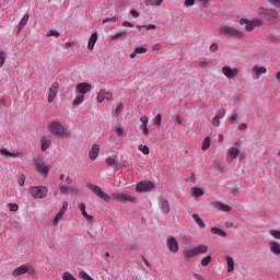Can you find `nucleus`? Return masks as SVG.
Segmentation results:
<instances>
[{"label": "nucleus", "instance_id": "nucleus-1", "mask_svg": "<svg viewBox=\"0 0 280 280\" xmlns=\"http://www.w3.org/2000/svg\"><path fill=\"white\" fill-rule=\"evenodd\" d=\"M47 130L54 137H59V139H69L71 137V131L65 128L60 120H51L47 126Z\"/></svg>", "mask_w": 280, "mask_h": 280}, {"label": "nucleus", "instance_id": "nucleus-2", "mask_svg": "<svg viewBox=\"0 0 280 280\" xmlns=\"http://www.w3.org/2000/svg\"><path fill=\"white\" fill-rule=\"evenodd\" d=\"M257 14L260 19H266L271 25H277L279 23V12L275 9H266L264 7H260L257 9Z\"/></svg>", "mask_w": 280, "mask_h": 280}, {"label": "nucleus", "instance_id": "nucleus-3", "mask_svg": "<svg viewBox=\"0 0 280 280\" xmlns=\"http://www.w3.org/2000/svg\"><path fill=\"white\" fill-rule=\"evenodd\" d=\"M209 250V246L199 245L191 249H185L183 253L184 259H194V257H198V255H205Z\"/></svg>", "mask_w": 280, "mask_h": 280}, {"label": "nucleus", "instance_id": "nucleus-4", "mask_svg": "<svg viewBox=\"0 0 280 280\" xmlns=\"http://www.w3.org/2000/svg\"><path fill=\"white\" fill-rule=\"evenodd\" d=\"M48 189L45 186H33L28 189L32 198L36 200H43V198H47Z\"/></svg>", "mask_w": 280, "mask_h": 280}, {"label": "nucleus", "instance_id": "nucleus-5", "mask_svg": "<svg viewBox=\"0 0 280 280\" xmlns=\"http://www.w3.org/2000/svg\"><path fill=\"white\" fill-rule=\"evenodd\" d=\"M23 275H36V269L33 266L21 265L12 271V277H23Z\"/></svg>", "mask_w": 280, "mask_h": 280}, {"label": "nucleus", "instance_id": "nucleus-6", "mask_svg": "<svg viewBox=\"0 0 280 280\" xmlns=\"http://www.w3.org/2000/svg\"><path fill=\"white\" fill-rule=\"evenodd\" d=\"M240 24L245 27L246 32H253L255 27H261L264 25V21L260 19H255V20H248V19H242L240 21Z\"/></svg>", "mask_w": 280, "mask_h": 280}, {"label": "nucleus", "instance_id": "nucleus-7", "mask_svg": "<svg viewBox=\"0 0 280 280\" xmlns=\"http://www.w3.org/2000/svg\"><path fill=\"white\" fill-rule=\"evenodd\" d=\"M112 200L116 202H137V197L128 192H113Z\"/></svg>", "mask_w": 280, "mask_h": 280}, {"label": "nucleus", "instance_id": "nucleus-8", "mask_svg": "<svg viewBox=\"0 0 280 280\" xmlns=\"http://www.w3.org/2000/svg\"><path fill=\"white\" fill-rule=\"evenodd\" d=\"M88 189H90V191H93V194H96V196H100L105 202H110V195L102 190L100 186L88 184Z\"/></svg>", "mask_w": 280, "mask_h": 280}, {"label": "nucleus", "instance_id": "nucleus-9", "mask_svg": "<svg viewBox=\"0 0 280 280\" xmlns=\"http://www.w3.org/2000/svg\"><path fill=\"white\" fill-rule=\"evenodd\" d=\"M156 185H154L153 182H148V180H141L136 185V191L138 194H143L145 191H152Z\"/></svg>", "mask_w": 280, "mask_h": 280}, {"label": "nucleus", "instance_id": "nucleus-10", "mask_svg": "<svg viewBox=\"0 0 280 280\" xmlns=\"http://www.w3.org/2000/svg\"><path fill=\"white\" fill-rule=\"evenodd\" d=\"M222 73L223 75H225V78H228V80H233V78L238 75L240 69L237 68L232 69L230 66H224L222 68Z\"/></svg>", "mask_w": 280, "mask_h": 280}, {"label": "nucleus", "instance_id": "nucleus-11", "mask_svg": "<svg viewBox=\"0 0 280 280\" xmlns=\"http://www.w3.org/2000/svg\"><path fill=\"white\" fill-rule=\"evenodd\" d=\"M219 31L226 36H240V31L233 26H221Z\"/></svg>", "mask_w": 280, "mask_h": 280}, {"label": "nucleus", "instance_id": "nucleus-12", "mask_svg": "<svg viewBox=\"0 0 280 280\" xmlns=\"http://www.w3.org/2000/svg\"><path fill=\"white\" fill-rule=\"evenodd\" d=\"M98 104H102L104 100H107V102H113V94L110 92H107L106 90H101L96 97Z\"/></svg>", "mask_w": 280, "mask_h": 280}, {"label": "nucleus", "instance_id": "nucleus-13", "mask_svg": "<svg viewBox=\"0 0 280 280\" xmlns=\"http://www.w3.org/2000/svg\"><path fill=\"white\" fill-rule=\"evenodd\" d=\"M91 89H93V86H91V84L86 82L79 83L75 86V91L77 93H79V95H86L89 91H91Z\"/></svg>", "mask_w": 280, "mask_h": 280}, {"label": "nucleus", "instance_id": "nucleus-14", "mask_svg": "<svg viewBox=\"0 0 280 280\" xmlns=\"http://www.w3.org/2000/svg\"><path fill=\"white\" fill-rule=\"evenodd\" d=\"M35 170L38 172V174L45 176V178H47L49 175V166H46L44 162H37L35 164Z\"/></svg>", "mask_w": 280, "mask_h": 280}, {"label": "nucleus", "instance_id": "nucleus-15", "mask_svg": "<svg viewBox=\"0 0 280 280\" xmlns=\"http://www.w3.org/2000/svg\"><path fill=\"white\" fill-rule=\"evenodd\" d=\"M237 156H240V149L235 147L230 148L226 155L228 163H233Z\"/></svg>", "mask_w": 280, "mask_h": 280}, {"label": "nucleus", "instance_id": "nucleus-16", "mask_svg": "<svg viewBox=\"0 0 280 280\" xmlns=\"http://www.w3.org/2000/svg\"><path fill=\"white\" fill-rule=\"evenodd\" d=\"M166 246L171 253H178V241H176V237H170L166 242Z\"/></svg>", "mask_w": 280, "mask_h": 280}, {"label": "nucleus", "instance_id": "nucleus-17", "mask_svg": "<svg viewBox=\"0 0 280 280\" xmlns=\"http://www.w3.org/2000/svg\"><path fill=\"white\" fill-rule=\"evenodd\" d=\"M58 95V83H52L48 91V103L51 104L54 100H56V96Z\"/></svg>", "mask_w": 280, "mask_h": 280}, {"label": "nucleus", "instance_id": "nucleus-18", "mask_svg": "<svg viewBox=\"0 0 280 280\" xmlns=\"http://www.w3.org/2000/svg\"><path fill=\"white\" fill-rule=\"evenodd\" d=\"M253 73H254L255 80H259L261 75H265V73H268V69H266V67L254 66Z\"/></svg>", "mask_w": 280, "mask_h": 280}, {"label": "nucleus", "instance_id": "nucleus-19", "mask_svg": "<svg viewBox=\"0 0 280 280\" xmlns=\"http://www.w3.org/2000/svg\"><path fill=\"white\" fill-rule=\"evenodd\" d=\"M140 121L142 122L140 125V130H142V135L144 137H148V135H150V129H148V121H150V120H149L148 116L140 117Z\"/></svg>", "mask_w": 280, "mask_h": 280}, {"label": "nucleus", "instance_id": "nucleus-20", "mask_svg": "<svg viewBox=\"0 0 280 280\" xmlns=\"http://www.w3.org/2000/svg\"><path fill=\"white\" fill-rule=\"evenodd\" d=\"M42 152H47L51 145V136H44L40 138Z\"/></svg>", "mask_w": 280, "mask_h": 280}, {"label": "nucleus", "instance_id": "nucleus-21", "mask_svg": "<svg viewBox=\"0 0 280 280\" xmlns=\"http://www.w3.org/2000/svg\"><path fill=\"white\" fill-rule=\"evenodd\" d=\"M100 156V144L95 143L92 145V149L89 152V159L95 161Z\"/></svg>", "mask_w": 280, "mask_h": 280}, {"label": "nucleus", "instance_id": "nucleus-22", "mask_svg": "<svg viewBox=\"0 0 280 280\" xmlns=\"http://www.w3.org/2000/svg\"><path fill=\"white\" fill-rule=\"evenodd\" d=\"M213 207L219 211H223L224 213H229L231 211V206L222 203L221 201H215Z\"/></svg>", "mask_w": 280, "mask_h": 280}, {"label": "nucleus", "instance_id": "nucleus-23", "mask_svg": "<svg viewBox=\"0 0 280 280\" xmlns=\"http://www.w3.org/2000/svg\"><path fill=\"white\" fill-rule=\"evenodd\" d=\"M159 205L162 212L170 213V201L167 199L161 198Z\"/></svg>", "mask_w": 280, "mask_h": 280}, {"label": "nucleus", "instance_id": "nucleus-24", "mask_svg": "<svg viewBox=\"0 0 280 280\" xmlns=\"http://www.w3.org/2000/svg\"><path fill=\"white\" fill-rule=\"evenodd\" d=\"M0 154L2 156H7V158H11V159H16V158L21 156L22 153L21 152L12 153V152L8 151V149H1L0 150Z\"/></svg>", "mask_w": 280, "mask_h": 280}, {"label": "nucleus", "instance_id": "nucleus-25", "mask_svg": "<svg viewBox=\"0 0 280 280\" xmlns=\"http://www.w3.org/2000/svg\"><path fill=\"white\" fill-rule=\"evenodd\" d=\"M269 248L273 255H277V256L280 255V245L278 242H270Z\"/></svg>", "mask_w": 280, "mask_h": 280}, {"label": "nucleus", "instance_id": "nucleus-26", "mask_svg": "<svg viewBox=\"0 0 280 280\" xmlns=\"http://www.w3.org/2000/svg\"><path fill=\"white\" fill-rule=\"evenodd\" d=\"M191 191H192V196H194L195 198H200V197L205 196V190H202V189L199 188V187H194V188H191Z\"/></svg>", "mask_w": 280, "mask_h": 280}, {"label": "nucleus", "instance_id": "nucleus-27", "mask_svg": "<svg viewBox=\"0 0 280 280\" xmlns=\"http://www.w3.org/2000/svg\"><path fill=\"white\" fill-rule=\"evenodd\" d=\"M226 264H228V272H233V270H235V262L233 261V258L231 256L226 257Z\"/></svg>", "mask_w": 280, "mask_h": 280}, {"label": "nucleus", "instance_id": "nucleus-28", "mask_svg": "<svg viewBox=\"0 0 280 280\" xmlns=\"http://www.w3.org/2000/svg\"><path fill=\"white\" fill-rule=\"evenodd\" d=\"M59 191L61 194H73L75 191V188H73L71 186H60Z\"/></svg>", "mask_w": 280, "mask_h": 280}, {"label": "nucleus", "instance_id": "nucleus-29", "mask_svg": "<svg viewBox=\"0 0 280 280\" xmlns=\"http://www.w3.org/2000/svg\"><path fill=\"white\" fill-rule=\"evenodd\" d=\"M63 215L65 211L60 210L52 220V226H58V223L60 222Z\"/></svg>", "mask_w": 280, "mask_h": 280}, {"label": "nucleus", "instance_id": "nucleus-30", "mask_svg": "<svg viewBox=\"0 0 280 280\" xmlns=\"http://www.w3.org/2000/svg\"><path fill=\"white\" fill-rule=\"evenodd\" d=\"M211 233H213L214 235H219V237H226V232L219 228H212Z\"/></svg>", "mask_w": 280, "mask_h": 280}, {"label": "nucleus", "instance_id": "nucleus-31", "mask_svg": "<svg viewBox=\"0 0 280 280\" xmlns=\"http://www.w3.org/2000/svg\"><path fill=\"white\" fill-rule=\"evenodd\" d=\"M192 220H195V222L198 224V226H200V229H205L206 224L205 221H202V219L200 218V215L192 214Z\"/></svg>", "mask_w": 280, "mask_h": 280}, {"label": "nucleus", "instance_id": "nucleus-32", "mask_svg": "<svg viewBox=\"0 0 280 280\" xmlns=\"http://www.w3.org/2000/svg\"><path fill=\"white\" fill-rule=\"evenodd\" d=\"M95 43H97V36H91L88 43V49H90V51H93Z\"/></svg>", "mask_w": 280, "mask_h": 280}, {"label": "nucleus", "instance_id": "nucleus-33", "mask_svg": "<svg viewBox=\"0 0 280 280\" xmlns=\"http://www.w3.org/2000/svg\"><path fill=\"white\" fill-rule=\"evenodd\" d=\"M27 21H30V14H25L19 24V30H23L27 25Z\"/></svg>", "mask_w": 280, "mask_h": 280}, {"label": "nucleus", "instance_id": "nucleus-34", "mask_svg": "<svg viewBox=\"0 0 280 280\" xmlns=\"http://www.w3.org/2000/svg\"><path fill=\"white\" fill-rule=\"evenodd\" d=\"M105 163L108 165V167H115L117 165V160L115 156H110L105 160Z\"/></svg>", "mask_w": 280, "mask_h": 280}, {"label": "nucleus", "instance_id": "nucleus-35", "mask_svg": "<svg viewBox=\"0 0 280 280\" xmlns=\"http://www.w3.org/2000/svg\"><path fill=\"white\" fill-rule=\"evenodd\" d=\"M84 103V95H79L73 100V106H80Z\"/></svg>", "mask_w": 280, "mask_h": 280}, {"label": "nucleus", "instance_id": "nucleus-36", "mask_svg": "<svg viewBox=\"0 0 280 280\" xmlns=\"http://www.w3.org/2000/svg\"><path fill=\"white\" fill-rule=\"evenodd\" d=\"M211 148V138L206 137L202 143V150H209Z\"/></svg>", "mask_w": 280, "mask_h": 280}, {"label": "nucleus", "instance_id": "nucleus-37", "mask_svg": "<svg viewBox=\"0 0 280 280\" xmlns=\"http://www.w3.org/2000/svg\"><path fill=\"white\" fill-rule=\"evenodd\" d=\"M161 121H162V116H161V114H158L153 118V126H156L158 128H161Z\"/></svg>", "mask_w": 280, "mask_h": 280}, {"label": "nucleus", "instance_id": "nucleus-38", "mask_svg": "<svg viewBox=\"0 0 280 280\" xmlns=\"http://www.w3.org/2000/svg\"><path fill=\"white\" fill-rule=\"evenodd\" d=\"M163 0H145V5H161Z\"/></svg>", "mask_w": 280, "mask_h": 280}, {"label": "nucleus", "instance_id": "nucleus-39", "mask_svg": "<svg viewBox=\"0 0 280 280\" xmlns=\"http://www.w3.org/2000/svg\"><path fill=\"white\" fill-rule=\"evenodd\" d=\"M138 150L142 152V154H150V148L148 145L140 144Z\"/></svg>", "mask_w": 280, "mask_h": 280}, {"label": "nucleus", "instance_id": "nucleus-40", "mask_svg": "<svg viewBox=\"0 0 280 280\" xmlns=\"http://www.w3.org/2000/svg\"><path fill=\"white\" fill-rule=\"evenodd\" d=\"M13 229L16 233H21V231H23V225L19 221H15L13 222Z\"/></svg>", "mask_w": 280, "mask_h": 280}, {"label": "nucleus", "instance_id": "nucleus-41", "mask_svg": "<svg viewBox=\"0 0 280 280\" xmlns=\"http://www.w3.org/2000/svg\"><path fill=\"white\" fill-rule=\"evenodd\" d=\"M117 21H119V18H117V15H115L113 18L103 20V24L106 25V23H117Z\"/></svg>", "mask_w": 280, "mask_h": 280}, {"label": "nucleus", "instance_id": "nucleus-42", "mask_svg": "<svg viewBox=\"0 0 280 280\" xmlns=\"http://www.w3.org/2000/svg\"><path fill=\"white\" fill-rule=\"evenodd\" d=\"M62 280H77L75 277H73V275H71V272L66 271L62 275Z\"/></svg>", "mask_w": 280, "mask_h": 280}, {"label": "nucleus", "instance_id": "nucleus-43", "mask_svg": "<svg viewBox=\"0 0 280 280\" xmlns=\"http://www.w3.org/2000/svg\"><path fill=\"white\" fill-rule=\"evenodd\" d=\"M79 277L82 280H93V278L91 276H89V273H86V271L79 272Z\"/></svg>", "mask_w": 280, "mask_h": 280}, {"label": "nucleus", "instance_id": "nucleus-44", "mask_svg": "<svg viewBox=\"0 0 280 280\" xmlns=\"http://www.w3.org/2000/svg\"><path fill=\"white\" fill-rule=\"evenodd\" d=\"M209 264H211V256H207L201 260V266L203 268H207V266H209Z\"/></svg>", "mask_w": 280, "mask_h": 280}, {"label": "nucleus", "instance_id": "nucleus-45", "mask_svg": "<svg viewBox=\"0 0 280 280\" xmlns=\"http://www.w3.org/2000/svg\"><path fill=\"white\" fill-rule=\"evenodd\" d=\"M18 183H19L20 187H23L25 185V175L19 174L18 175Z\"/></svg>", "mask_w": 280, "mask_h": 280}, {"label": "nucleus", "instance_id": "nucleus-46", "mask_svg": "<svg viewBox=\"0 0 280 280\" xmlns=\"http://www.w3.org/2000/svg\"><path fill=\"white\" fill-rule=\"evenodd\" d=\"M5 65V51L0 50V69Z\"/></svg>", "mask_w": 280, "mask_h": 280}, {"label": "nucleus", "instance_id": "nucleus-47", "mask_svg": "<svg viewBox=\"0 0 280 280\" xmlns=\"http://www.w3.org/2000/svg\"><path fill=\"white\" fill-rule=\"evenodd\" d=\"M199 67H200L201 69H207V67H211V61H209V60H202V61L199 62Z\"/></svg>", "mask_w": 280, "mask_h": 280}, {"label": "nucleus", "instance_id": "nucleus-48", "mask_svg": "<svg viewBox=\"0 0 280 280\" xmlns=\"http://www.w3.org/2000/svg\"><path fill=\"white\" fill-rule=\"evenodd\" d=\"M270 235L275 237V240H280V231L279 230H270Z\"/></svg>", "mask_w": 280, "mask_h": 280}, {"label": "nucleus", "instance_id": "nucleus-49", "mask_svg": "<svg viewBox=\"0 0 280 280\" xmlns=\"http://www.w3.org/2000/svg\"><path fill=\"white\" fill-rule=\"evenodd\" d=\"M136 54H145L148 51V48L143 46H139L135 48Z\"/></svg>", "mask_w": 280, "mask_h": 280}, {"label": "nucleus", "instance_id": "nucleus-50", "mask_svg": "<svg viewBox=\"0 0 280 280\" xmlns=\"http://www.w3.org/2000/svg\"><path fill=\"white\" fill-rule=\"evenodd\" d=\"M224 115H226V110L224 108L220 109L214 117L219 119H223Z\"/></svg>", "mask_w": 280, "mask_h": 280}, {"label": "nucleus", "instance_id": "nucleus-51", "mask_svg": "<svg viewBox=\"0 0 280 280\" xmlns=\"http://www.w3.org/2000/svg\"><path fill=\"white\" fill-rule=\"evenodd\" d=\"M273 8H280V0H267Z\"/></svg>", "mask_w": 280, "mask_h": 280}, {"label": "nucleus", "instance_id": "nucleus-52", "mask_svg": "<svg viewBox=\"0 0 280 280\" xmlns=\"http://www.w3.org/2000/svg\"><path fill=\"white\" fill-rule=\"evenodd\" d=\"M10 211H19V205L16 203H8Z\"/></svg>", "mask_w": 280, "mask_h": 280}, {"label": "nucleus", "instance_id": "nucleus-53", "mask_svg": "<svg viewBox=\"0 0 280 280\" xmlns=\"http://www.w3.org/2000/svg\"><path fill=\"white\" fill-rule=\"evenodd\" d=\"M212 126H214L215 128H218V126H220V118L218 117H213L212 118Z\"/></svg>", "mask_w": 280, "mask_h": 280}, {"label": "nucleus", "instance_id": "nucleus-54", "mask_svg": "<svg viewBox=\"0 0 280 280\" xmlns=\"http://www.w3.org/2000/svg\"><path fill=\"white\" fill-rule=\"evenodd\" d=\"M115 132L117 137H124V129L121 127L116 128Z\"/></svg>", "mask_w": 280, "mask_h": 280}, {"label": "nucleus", "instance_id": "nucleus-55", "mask_svg": "<svg viewBox=\"0 0 280 280\" xmlns=\"http://www.w3.org/2000/svg\"><path fill=\"white\" fill-rule=\"evenodd\" d=\"M194 3H195V0H185L184 5L185 8H191Z\"/></svg>", "mask_w": 280, "mask_h": 280}, {"label": "nucleus", "instance_id": "nucleus-56", "mask_svg": "<svg viewBox=\"0 0 280 280\" xmlns=\"http://www.w3.org/2000/svg\"><path fill=\"white\" fill-rule=\"evenodd\" d=\"M83 218H85V220H88V222H93V215L89 214L88 212H84Z\"/></svg>", "mask_w": 280, "mask_h": 280}, {"label": "nucleus", "instance_id": "nucleus-57", "mask_svg": "<svg viewBox=\"0 0 280 280\" xmlns=\"http://www.w3.org/2000/svg\"><path fill=\"white\" fill-rule=\"evenodd\" d=\"M68 207H69V202L68 201H63L60 211H63V213H65V211H67Z\"/></svg>", "mask_w": 280, "mask_h": 280}, {"label": "nucleus", "instance_id": "nucleus-58", "mask_svg": "<svg viewBox=\"0 0 280 280\" xmlns=\"http://www.w3.org/2000/svg\"><path fill=\"white\" fill-rule=\"evenodd\" d=\"M210 51H212V52L218 51V45H217L215 43H213V44L210 46Z\"/></svg>", "mask_w": 280, "mask_h": 280}, {"label": "nucleus", "instance_id": "nucleus-59", "mask_svg": "<svg viewBox=\"0 0 280 280\" xmlns=\"http://www.w3.org/2000/svg\"><path fill=\"white\" fill-rule=\"evenodd\" d=\"M130 14L131 16H133V19H139V13L137 12V10H131Z\"/></svg>", "mask_w": 280, "mask_h": 280}, {"label": "nucleus", "instance_id": "nucleus-60", "mask_svg": "<svg viewBox=\"0 0 280 280\" xmlns=\"http://www.w3.org/2000/svg\"><path fill=\"white\" fill-rule=\"evenodd\" d=\"M78 207H79L80 211H85L86 210V205H84V202H80L78 205Z\"/></svg>", "mask_w": 280, "mask_h": 280}, {"label": "nucleus", "instance_id": "nucleus-61", "mask_svg": "<svg viewBox=\"0 0 280 280\" xmlns=\"http://www.w3.org/2000/svg\"><path fill=\"white\" fill-rule=\"evenodd\" d=\"M140 27H145L147 30H156V25H154V24H150V25H148V26L142 25V26H140Z\"/></svg>", "mask_w": 280, "mask_h": 280}, {"label": "nucleus", "instance_id": "nucleus-62", "mask_svg": "<svg viewBox=\"0 0 280 280\" xmlns=\"http://www.w3.org/2000/svg\"><path fill=\"white\" fill-rule=\"evenodd\" d=\"M192 277H195L197 280H205V276H200L198 273H192Z\"/></svg>", "mask_w": 280, "mask_h": 280}, {"label": "nucleus", "instance_id": "nucleus-63", "mask_svg": "<svg viewBox=\"0 0 280 280\" xmlns=\"http://www.w3.org/2000/svg\"><path fill=\"white\" fill-rule=\"evenodd\" d=\"M47 36H60V33H58L57 31H50V33L47 34Z\"/></svg>", "mask_w": 280, "mask_h": 280}, {"label": "nucleus", "instance_id": "nucleus-64", "mask_svg": "<svg viewBox=\"0 0 280 280\" xmlns=\"http://www.w3.org/2000/svg\"><path fill=\"white\" fill-rule=\"evenodd\" d=\"M159 49H161V44L153 45L152 51H159Z\"/></svg>", "mask_w": 280, "mask_h": 280}]
</instances>
